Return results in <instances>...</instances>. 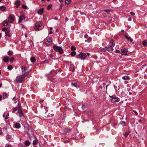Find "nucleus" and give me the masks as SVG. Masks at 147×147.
<instances>
[{
  "label": "nucleus",
  "instance_id": "nucleus-15",
  "mask_svg": "<svg viewBox=\"0 0 147 147\" xmlns=\"http://www.w3.org/2000/svg\"><path fill=\"white\" fill-rule=\"evenodd\" d=\"M20 3V1L19 0L16 1L15 4L16 5V7L18 8L19 6Z\"/></svg>",
  "mask_w": 147,
  "mask_h": 147
},
{
  "label": "nucleus",
  "instance_id": "nucleus-26",
  "mask_svg": "<svg viewBox=\"0 0 147 147\" xmlns=\"http://www.w3.org/2000/svg\"><path fill=\"white\" fill-rule=\"evenodd\" d=\"M25 144L26 146H28L30 145V143L27 140L25 142Z\"/></svg>",
  "mask_w": 147,
  "mask_h": 147
},
{
  "label": "nucleus",
  "instance_id": "nucleus-7",
  "mask_svg": "<svg viewBox=\"0 0 147 147\" xmlns=\"http://www.w3.org/2000/svg\"><path fill=\"white\" fill-rule=\"evenodd\" d=\"M52 40L51 38H49L46 39L45 43L47 46H48L51 43Z\"/></svg>",
  "mask_w": 147,
  "mask_h": 147
},
{
  "label": "nucleus",
  "instance_id": "nucleus-51",
  "mask_svg": "<svg viewBox=\"0 0 147 147\" xmlns=\"http://www.w3.org/2000/svg\"><path fill=\"white\" fill-rule=\"evenodd\" d=\"M130 13L132 16H134L135 15V14L133 12H131Z\"/></svg>",
  "mask_w": 147,
  "mask_h": 147
},
{
  "label": "nucleus",
  "instance_id": "nucleus-24",
  "mask_svg": "<svg viewBox=\"0 0 147 147\" xmlns=\"http://www.w3.org/2000/svg\"><path fill=\"white\" fill-rule=\"evenodd\" d=\"M143 45L145 46H147V41L146 40H145L142 42Z\"/></svg>",
  "mask_w": 147,
  "mask_h": 147
},
{
  "label": "nucleus",
  "instance_id": "nucleus-31",
  "mask_svg": "<svg viewBox=\"0 0 147 147\" xmlns=\"http://www.w3.org/2000/svg\"><path fill=\"white\" fill-rule=\"evenodd\" d=\"M22 7L23 9H26L28 8L27 6L23 4L22 5Z\"/></svg>",
  "mask_w": 147,
  "mask_h": 147
},
{
  "label": "nucleus",
  "instance_id": "nucleus-4",
  "mask_svg": "<svg viewBox=\"0 0 147 147\" xmlns=\"http://www.w3.org/2000/svg\"><path fill=\"white\" fill-rule=\"evenodd\" d=\"M14 19V16L13 15H10L8 18V22L10 23H12Z\"/></svg>",
  "mask_w": 147,
  "mask_h": 147
},
{
  "label": "nucleus",
  "instance_id": "nucleus-9",
  "mask_svg": "<svg viewBox=\"0 0 147 147\" xmlns=\"http://www.w3.org/2000/svg\"><path fill=\"white\" fill-rule=\"evenodd\" d=\"M100 51H110L111 50L110 49L109 47H107L101 49Z\"/></svg>",
  "mask_w": 147,
  "mask_h": 147
},
{
  "label": "nucleus",
  "instance_id": "nucleus-52",
  "mask_svg": "<svg viewBox=\"0 0 147 147\" xmlns=\"http://www.w3.org/2000/svg\"><path fill=\"white\" fill-rule=\"evenodd\" d=\"M129 41L130 42H132L133 41V40L130 37H129Z\"/></svg>",
  "mask_w": 147,
  "mask_h": 147
},
{
  "label": "nucleus",
  "instance_id": "nucleus-29",
  "mask_svg": "<svg viewBox=\"0 0 147 147\" xmlns=\"http://www.w3.org/2000/svg\"><path fill=\"white\" fill-rule=\"evenodd\" d=\"M18 110L20 109H21L22 107L20 102L18 103Z\"/></svg>",
  "mask_w": 147,
  "mask_h": 147
},
{
  "label": "nucleus",
  "instance_id": "nucleus-64",
  "mask_svg": "<svg viewBox=\"0 0 147 147\" xmlns=\"http://www.w3.org/2000/svg\"><path fill=\"white\" fill-rule=\"evenodd\" d=\"M112 20V19H109V22H110Z\"/></svg>",
  "mask_w": 147,
  "mask_h": 147
},
{
  "label": "nucleus",
  "instance_id": "nucleus-8",
  "mask_svg": "<svg viewBox=\"0 0 147 147\" xmlns=\"http://www.w3.org/2000/svg\"><path fill=\"white\" fill-rule=\"evenodd\" d=\"M128 52L127 49H125L124 50L122 49L121 51V54L122 55H127V52Z\"/></svg>",
  "mask_w": 147,
  "mask_h": 147
},
{
  "label": "nucleus",
  "instance_id": "nucleus-41",
  "mask_svg": "<svg viewBox=\"0 0 147 147\" xmlns=\"http://www.w3.org/2000/svg\"><path fill=\"white\" fill-rule=\"evenodd\" d=\"M129 134V133L128 132H125L124 134H123L124 136L125 137H127Z\"/></svg>",
  "mask_w": 147,
  "mask_h": 147
},
{
  "label": "nucleus",
  "instance_id": "nucleus-62",
  "mask_svg": "<svg viewBox=\"0 0 147 147\" xmlns=\"http://www.w3.org/2000/svg\"><path fill=\"white\" fill-rule=\"evenodd\" d=\"M74 70H75V67H73V69L72 71V72L74 71Z\"/></svg>",
  "mask_w": 147,
  "mask_h": 147
},
{
  "label": "nucleus",
  "instance_id": "nucleus-49",
  "mask_svg": "<svg viewBox=\"0 0 147 147\" xmlns=\"http://www.w3.org/2000/svg\"><path fill=\"white\" fill-rule=\"evenodd\" d=\"M17 108H15L13 109V112L14 113L17 110Z\"/></svg>",
  "mask_w": 147,
  "mask_h": 147
},
{
  "label": "nucleus",
  "instance_id": "nucleus-6",
  "mask_svg": "<svg viewBox=\"0 0 147 147\" xmlns=\"http://www.w3.org/2000/svg\"><path fill=\"white\" fill-rule=\"evenodd\" d=\"M24 80L22 79L20 76L16 77V81L17 82L21 83Z\"/></svg>",
  "mask_w": 147,
  "mask_h": 147
},
{
  "label": "nucleus",
  "instance_id": "nucleus-54",
  "mask_svg": "<svg viewBox=\"0 0 147 147\" xmlns=\"http://www.w3.org/2000/svg\"><path fill=\"white\" fill-rule=\"evenodd\" d=\"M85 108H86V107H85V105H82V108L83 109H84Z\"/></svg>",
  "mask_w": 147,
  "mask_h": 147
},
{
  "label": "nucleus",
  "instance_id": "nucleus-1",
  "mask_svg": "<svg viewBox=\"0 0 147 147\" xmlns=\"http://www.w3.org/2000/svg\"><path fill=\"white\" fill-rule=\"evenodd\" d=\"M53 48L55 51L56 52H58L60 54L63 53V51L61 47L57 46L56 45H54Z\"/></svg>",
  "mask_w": 147,
  "mask_h": 147
},
{
  "label": "nucleus",
  "instance_id": "nucleus-20",
  "mask_svg": "<svg viewBox=\"0 0 147 147\" xmlns=\"http://www.w3.org/2000/svg\"><path fill=\"white\" fill-rule=\"evenodd\" d=\"M30 60L33 63L35 62L36 61V59L34 57H31L30 58Z\"/></svg>",
  "mask_w": 147,
  "mask_h": 147
},
{
  "label": "nucleus",
  "instance_id": "nucleus-3",
  "mask_svg": "<svg viewBox=\"0 0 147 147\" xmlns=\"http://www.w3.org/2000/svg\"><path fill=\"white\" fill-rule=\"evenodd\" d=\"M109 96L111 98V100L113 103L118 102L119 101V98H118L114 97L113 96Z\"/></svg>",
  "mask_w": 147,
  "mask_h": 147
},
{
  "label": "nucleus",
  "instance_id": "nucleus-25",
  "mask_svg": "<svg viewBox=\"0 0 147 147\" xmlns=\"http://www.w3.org/2000/svg\"><path fill=\"white\" fill-rule=\"evenodd\" d=\"M122 78L124 80H128L129 78V77L128 76H124Z\"/></svg>",
  "mask_w": 147,
  "mask_h": 147
},
{
  "label": "nucleus",
  "instance_id": "nucleus-19",
  "mask_svg": "<svg viewBox=\"0 0 147 147\" xmlns=\"http://www.w3.org/2000/svg\"><path fill=\"white\" fill-rule=\"evenodd\" d=\"M18 112L20 116H21V115H23V114L22 109H19Z\"/></svg>",
  "mask_w": 147,
  "mask_h": 147
},
{
  "label": "nucleus",
  "instance_id": "nucleus-42",
  "mask_svg": "<svg viewBox=\"0 0 147 147\" xmlns=\"http://www.w3.org/2000/svg\"><path fill=\"white\" fill-rule=\"evenodd\" d=\"M15 59H14V57H11L10 59V62H13V61H14V60Z\"/></svg>",
  "mask_w": 147,
  "mask_h": 147
},
{
  "label": "nucleus",
  "instance_id": "nucleus-16",
  "mask_svg": "<svg viewBox=\"0 0 147 147\" xmlns=\"http://www.w3.org/2000/svg\"><path fill=\"white\" fill-rule=\"evenodd\" d=\"M42 112L43 113H46V112L47 111V107H45V108L44 109H42Z\"/></svg>",
  "mask_w": 147,
  "mask_h": 147
},
{
  "label": "nucleus",
  "instance_id": "nucleus-61",
  "mask_svg": "<svg viewBox=\"0 0 147 147\" xmlns=\"http://www.w3.org/2000/svg\"><path fill=\"white\" fill-rule=\"evenodd\" d=\"M54 19L55 20H58V18L57 17H55V18H54Z\"/></svg>",
  "mask_w": 147,
  "mask_h": 147
},
{
  "label": "nucleus",
  "instance_id": "nucleus-37",
  "mask_svg": "<svg viewBox=\"0 0 147 147\" xmlns=\"http://www.w3.org/2000/svg\"><path fill=\"white\" fill-rule=\"evenodd\" d=\"M33 144L34 145H36L37 144V140H34L33 141Z\"/></svg>",
  "mask_w": 147,
  "mask_h": 147
},
{
  "label": "nucleus",
  "instance_id": "nucleus-43",
  "mask_svg": "<svg viewBox=\"0 0 147 147\" xmlns=\"http://www.w3.org/2000/svg\"><path fill=\"white\" fill-rule=\"evenodd\" d=\"M38 26H36L35 25V26L34 27V29L36 30H38Z\"/></svg>",
  "mask_w": 147,
  "mask_h": 147
},
{
  "label": "nucleus",
  "instance_id": "nucleus-56",
  "mask_svg": "<svg viewBox=\"0 0 147 147\" xmlns=\"http://www.w3.org/2000/svg\"><path fill=\"white\" fill-rule=\"evenodd\" d=\"M125 37L126 38H127V39L129 40V38H128V36L127 35H125Z\"/></svg>",
  "mask_w": 147,
  "mask_h": 147
},
{
  "label": "nucleus",
  "instance_id": "nucleus-17",
  "mask_svg": "<svg viewBox=\"0 0 147 147\" xmlns=\"http://www.w3.org/2000/svg\"><path fill=\"white\" fill-rule=\"evenodd\" d=\"M15 127L16 128H19L20 127V123H16L15 124Z\"/></svg>",
  "mask_w": 147,
  "mask_h": 147
},
{
  "label": "nucleus",
  "instance_id": "nucleus-63",
  "mask_svg": "<svg viewBox=\"0 0 147 147\" xmlns=\"http://www.w3.org/2000/svg\"><path fill=\"white\" fill-rule=\"evenodd\" d=\"M68 142H69V141H67V140H66V141H65L64 143H68Z\"/></svg>",
  "mask_w": 147,
  "mask_h": 147
},
{
  "label": "nucleus",
  "instance_id": "nucleus-46",
  "mask_svg": "<svg viewBox=\"0 0 147 147\" xmlns=\"http://www.w3.org/2000/svg\"><path fill=\"white\" fill-rule=\"evenodd\" d=\"M28 74H29V72L27 71V72H26L24 74V75H26V76H27L28 75Z\"/></svg>",
  "mask_w": 147,
  "mask_h": 147
},
{
  "label": "nucleus",
  "instance_id": "nucleus-10",
  "mask_svg": "<svg viewBox=\"0 0 147 147\" xmlns=\"http://www.w3.org/2000/svg\"><path fill=\"white\" fill-rule=\"evenodd\" d=\"M44 9V8L43 7L40 8L38 11L37 12L40 15L42 14L43 12Z\"/></svg>",
  "mask_w": 147,
  "mask_h": 147
},
{
  "label": "nucleus",
  "instance_id": "nucleus-22",
  "mask_svg": "<svg viewBox=\"0 0 147 147\" xmlns=\"http://www.w3.org/2000/svg\"><path fill=\"white\" fill-rule=\"evenodd\" d=\"M39 23H40L39 24H38V23H36L35 24L36 26H38V28L41 27L42 24V23L40 22H39Z\"/></svg>",
  "mask_w": 147,
  "mask_h": 147
},
{
  "label": "nucleus",
  "instance_id": "nucleus-44",
  "mask_svg": "<svg viewBox=\"0 0 147 147\" xmlns=\"http://www.w3.org/2000/svg\"><path fill=\"white\" fill-rule=\"evenodd\" d=\"M6 137L7 138L10 139L11 138V136L9 135H7L6 136Z\"/></svg>",
  "mask_w": 147,
  "mask_h": 147
},
{
  "label": "nucleus",
  "instance_id": "nucleus-2",
  "mask_svg": "<svg viewBox=\"0 0 147 147\" xmlns=\"http://www.w3.org/2000/svg\"><path fill=\"white\" fill-rule=\"evenodd\" d=\"M86 57V55L85 53L81 52L77 56V58L81 59H84Z\"/></svg>",
  "mask_w": 147,
  "mask_h": 147
},
{
  "label": "nucleus",
  "instance_id": "nucleus-47",
  "mask_svg": "<svg viewBox=\"0 0 147 147\" xmlns=\"http://www.w3.org/2000/svg\"><path fill=\"white\" fill-rule=\"evenodd\" d=\"M53 29V28L52 27H51L50 28V33H49V34H52L53 33L52 32L51 30Z\"/></svg>",
  "mask_w": 147,
  "mask_h": 147
},
{
  "label": "nucleus",
  "instance_id": "nucleus-27",
  "mask_svg": "<svg viewBox=\"0 0 147 147\" xmlns=\"http://www.w3.org/2000/svg\"><path fill=\"white\" fill-rule=\"evenodd\" d=\"M0 9L1 10L4 11L6 9V7L3 6H2L0 7Z\"/></svg>",
  "mask_w": 147,
  "mask_h": 147
},
{
  "label": "nucleus",
  "instance_id": "nucleus-59",
  "mask_svg": "<svg viewBox=\"0 0 147 147\" xmlns=\"http://www.w3.org/2000/svg\"><path fill=\"white\" fill-rule=\"evenodd\" d=\"M88 35L87 34H85L84 36V37L85 38H87V37H88Z\"/></svg>",
  "mask_w": 147,
  "mask_h": 147
},
{
  "label": "nucleus",
  "instance_id": "nucleus-21",
  "mask_svg": "<svg viewBox=\"0 0 147 147\" xmlns=\"http://www.w3.org/2000/svg\"><path fill=\"white\" fill-rule=\"evenodd\" d=\"M71 2V0H65V5L69 4Z\"/></svg>",
  "mask_w": 147,
  "mask_h": 147
},
{
  "label": "nucleus",
  "instance_id": "nucleus-12",
  "mask_svg": "<svg viewBox=\"0 0 147 147\" xmlns=\"http://www.w3.org/2000/svg\"><path fill=\"white\" fill-rule=\"evenodd\" d=\"M9 30L7 28V29L5 31V36H10V35L9 34Z\"/></svg>",
  "mask_w": 147,
  "mask_h": 147
},
{
  "label": "nucleus",
  "instance_id": "nucleus-28",
  "mask_svg": "<svg viewBox=\"0 0 147 147\" xmlns=\"http://www.w3.org/2000/svg\"><path fill=\"white\" fill-rule=\"evenodd\" d=\"M76 52L73 51V52H72L70 54L73 57L75 55H76Z\"/></svg>",
  "mask_w": 147,
  "mask_h": 147
},
{
  "label": "nucleus",
  "instance_id": "nucleus-36",
  "mask_svg": "<svg viewBox=\"0 0 147 147\" xmlns=\"http://www.w3.org/2000/svg\"><path fill=\"white\" fill-rule=\"evenodd\" d=\"M71 84L72 85H73L74 86L76 87H78V86H77V84L76 83H72Z\"/></svg>",
  "mask_w": 147,
  "mask_h": 147
},
{
  "label": "nucleus",
  "instance_id": "nucleus-53",
  "mask_svg": "<svg viewBox=\"0 0 147 147\" xmlns=\"http://www.w3.org/2000/svg\"><path fill=\"white\" fill-rule=\"evenodd\" d=\"M68 19L67 17H65V22H66L68 21Z\"/></svg>",
  "mask_w": 147,
  "mask_h": 147
},
{
  "label": "nucleus",
  "instance_id": "nucleus-5",
  "mask_svg": "<svg viewBox=\"0 0 147 147\" xmlns=\"http://www.w3.org/2000/svg\"><path fill=\"white\" fill-rule=\"evenodd\" d=\"M19 18L18 22L19 23H20L22 22V20L25 19V16L24 15H21L19 16Z\"/></svg>",
  "mask_w": 147,
  "mask_h": 147
},
{
  "label": "nucleus",
  "instance_id": "nucleus-35",
  "mask_svg": "<svg viewBox=\"0 0 147 147\" xmlns=\"http://www.w3.org/2000/svg\"><path fill=\"white\" fill-rule=\"evenodd\" d=\"M71 49L72 51H74L76 50V48L74 46H72L71 47Z\"/></svg>",
  "mask_w": 147,
  "mask_h": 147
},
{
  "label": "nucleus",
  "instance_id": "nucleus-58",
  "mask_svg": "<svg viewBox=\"0 0 147 147\" xmlns=\"http://www.w3.org/2000/svg\"><path fill=\"white\" fill-rule=\"evenodd\" d=\"M53 56L52 54H51L49 55V57L51 58H52L53 57Z\"/></svg>",
  "mask_w": 147,
  "mask_h": 147
},
{
  "label": "nucleus",
  "instance_id": "nucleus-38",
  "mask_svg": "<svg viewBox=\"0 0 147 147\" xmlns=\"http://www.w3.org/2000/svg\"><path fill=\"white\" fill-rule=\"evenodd\" d=\"M13 68L12 66L11 65L8 66L7 67V68L9 70H10Z\"/></svg>",
  "mask_w": 147,
  "mask_h": 147
},
{
  "label": "nucleus",
  "instance_id": "nucleus-30",
  "mask_svg": "<svg viewBox=\"0 0 147 147\" xmlns=\"http://www.w3.org/2000/svg\"><path fill=\"white\" fill-rule=\"evenodd\" d=\"M7 95V94L6 93H4L3 94V97L4 99H5L6 98V97Z\"/></svg>",
  "mask_w": 147,
  "mask_h": 147
},
{
  "label": "nucleus",
  "instance_id": "nucleus-18",
  "mask_svg": "<svg viewBox=\"0 0 147 147\" xmlns=\"http://www.w3.org/2000/svg\"><path fill=\"white\" fill-rule=\"evenodd\" d=\"M8 24V22L6 21H4L3 22V25L4 26H6Z\"/></svg>",
  "mask_w": 147,
  "mask_h": 147
},
{
  "label": "nucleus",
  "instance_id": "nucleus-45",
  "mask_svg": "<svg viewBox=\"0 0 147 147\" xmlns=\"http://www.w3.org/2000/svg\"><path fill=\"white\" fill-rule=\"evenodd\" d=\"M7 28L5 27L3 28L2 30L3 31H5Z\"/></svg>",
  "mask_w": 147,
  "mask_h": 147
},
{
  "label": "nucleus",
  "instance_id": "nucleus-60",
  "mask_svg": "<svg viewBox=\"0 0 147 147\" xmlns=\"http://www.w3.org/2000/svg\"><path fill=\"white\" fill-rule=\"evenodd\" d=\"M133 111L135 113L136 115H137L138 114V113H137V112L135 111Z\"/></svg>",
  "mask_w": 147,
  "mask_h": 147
},
{
  "label": "nucleus",
  "instance_id": "nucleus-39",
  "mask_svg": "<svg viewBox=\"0 0 147 147\" xmlns=\"http://www.w3.org/2000/svg\"><path fill=\"white\" fill-rule=\"evenodd\" d=\"M111 10L110 9H104V11L106 12L107 13H109L110 11Z\"/></svg>",
  "mask_w": 147,
  "mask_h": 147
},
{
  "label": "nucleus",
  "instance_id": "nucleus-57",
  "mask_svg": "<svg viewBox=\"0 0 147 147\" xmlns=\"http://www.w3.org/2000/svg\"><path fill=\"white\" fill-rule=\"evenodd\" d=\"M63 6V5L62 4H61V5L60 6V8H59V10H61V9L62 8V7Z\"/></svg>",
  "mask_w": 147,
  "mask_h": 147
},
{
  "label": "nucleus",
  "instance_id": "nucleus-32",
  "mask_svg": "<svg viewBox=\"0 0 147 147\" xmlns=\"http://www.w3.org/2000/svg\"><path fill=\"white\" fill-rule=\"evenodd\" d=\"M8 54L9 56H11L13 54V52L11 51H9L8 52Z\"/></svg>",
  "mask_w": 147,
  "mask_h": 147
},
{
  "label": "nucleus",
  "instance_id": "nucleus-33",
  "mask_svg": "<svg viewBox=\"0 0 147 147\" xmlns=\"http://www.w3.org/2000/svg\"><path fill=\"white\" fill-rule=\"evenodd\" d=\"M52 5L51 4H49L47 6V9L48 10L50 9Z\"/></svg>",
  "mask_w": 147,
  "mask_h": 147
},
{
  "label": "nucleus",
  "instance_id": "nucleus-11",
  "mask_svg": "<svg viewBox=\"0 0 147 147\" xmlns=\"http://www.w3.org/2000/svg\"><path fill=\"white\" fill-rule=\"evenodd\" d=\"M25 132L27 134L29 135V132L30 130V128L29 127H26L25 128Z\"/></svg>",
  "mask_w": 147,
  "mask_h": 147
},
{
  "label": "nucleus",
  "instance_id": "nucleus-23",
  "mask_svg": "<svg viewBox=\"0 0 147 147\" xmlns=\"http://www.w3.org/2000/svg\"><path fill=\"white\" fill-rule=\"evenodd\" d=\"M22 68L23 69L22 71L24 72H25L26 69V66H22Z\"/></svg>",
  "mask_w": 147,
  "mask_h": 147
},
{
  "label": "nucleus",
  "instance_id": "nucleus-40",
  "mask_svg": "<svg viewBox=\"0 0 147 147\" xmlns=\"http://www.w3.org/2000/svg\"><path fill=\"white\" fill-rule=\"evenodd\" d=\"M20 76L22 79H24L25 77L26 76V75H25L24 74L20 75Z\"/></svg>",
  "mask_w": 147,
  "mask_h": 147
},
{
  "label": "nucleus",
  "instance_id": "nucleus-34",
  "mask_svg": "<svg viewBox=\"0 0 147 147\" xmlns=\"http://www.w3.org/2000/svg\"><path fill=\"white\" fill-rule=\"evenodd\" d=\"M70 131V129H68L65 128L64 130V132L65 133H67Z\"/></svg>",
  "mask_w": 147,
  "mask_h": 147
},
{
  "label": "nucleus",
  "instance_id": "nucleus-55",
  "mask_svg": "<svg viewBox=\"0 0 147 147\" xmlns=\"http://www.w3.org/2000/svg\"><path fill=\"white\" fill-rule=\"evenodd\" d=\"M115 52L117 53H119L120 52L119 50H116Z\"/></svg>",
  "mask_w": 147,
  "mask_h": 147
},
{
  "label": "nucleus",
  "instance_id": "nucleus-48",
  "mask_svg": "<svg viewBox=\"0 0 147 147\" xmlns=\"http://www.w3.org/2000/svg\"><path fill=\"white\" fill-rule=\"evenodd\" d=\"M121 124L122 125H125V122L124 121H122V122H121Z\"/></svg>",
  "mask_w": 147,
  "mask_h": 147
},
{
  "label": "nucleus",
  "instance_id": "nucleus-13",
  "mask_svg": "<svg viewBox=\"0 0 147 147\" xmlns=\"http://www.w3.org/2000/svg\"><path fill=\"white\" fill-rule=\"evenodd\" d=\"M113 41L112 40L111 41V45L110 46H109L108 47H110V49L111 50V51H112L113 50V49H112V47H113V46L115 45V43H113Z\"/></svg>",
  "mask_w": 147,
  "mask_h": 147
},
{
  "label": "nucleus",
  "instance_id": "nucleus-14",
  "mask_svg": "<svg viewBox=\"0 0 147 147\" xmlns=\"http://www.w3.org/2000/svg\"><path fill=\"white\" fill-rule=\"evenodd\" d=\"M9 59V58L8 57L6 56L4 57L3 59V60L6 63L8 61Z\"/></svg>",
  "mask_w": 147,
  "mask_h": 147
},
{
  "label": "nucleus",
  "instance_id": "nucleus-50",
  "mask_svg": "<svg viewBox=\"0 0 147 147\" xmlns=\"http://www.w3.org/2000/svg\"><path fill=\"white\" fill-rule=\"evenodd\" d=\"M9 114L8 113H7L6 115V117H5V119H7L8 118V116L9 115Z\"/></svg>",
  "mask_w": 147,
  "mask_h": 147
}]
</instances>
